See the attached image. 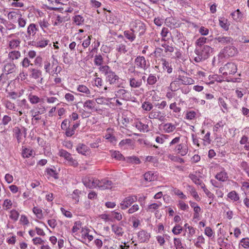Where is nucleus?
Segmentation results:
<instances>
[{"label":"nucleus","instance_id":"nucleus-15","mask_svg":"<svg viewBox=\"0 0 249 249\" xmlns=\"http://www.w3.org/2000/svg\"><path fill=\"white\" fill-rule=\"evenodd\" d=\"M129 85L132 88H138L142 84V81L141 79H136L134 77H130L129 78Z\"/></svg>","mask_w":249,"mask_h":249},{"label":"nucleus","instance_id":"nucleus-51","mask_svg":"<svg viewBox=\"0 0 249 249\" xmlns=\"http://www.w3.org/2000/svg\"><path fill=\"white\" fill-rule=\"evenodd\" d=\"M127 74L130 75L131 77L138 75L139 72L135 71V68L134 66H130L127 70Z\"/></svg>","mask_w":249,"mask_h":249},{"label":"nucleus","instance_id":"nucleus-18","mask_svg":"<svg viewBox=\"0 0 249 249\" xmlns=\"http://www.w3.org/2000/svg\"><path fill=\"white\" fill-rule=\"evenodd\" d=\"M95 105V102L93 100H88L84 103L83 107L87 110H93Z\"/></svg>","mask_w":249,"mask_h":249},{"label":"nucleus","instance_id":"nucleus-41","mask_svg":"<svg viewBox=\"0 0 249 249\" xmlns=\"http://www.w3.org/2000/svg\"><path fill=\"white\" fill-rule=\"evenodd\" d=\"M20 40L19 39H14L9 42V46L11 49H16L19 46Z\"/></svg>","mask_w":249,"mask_h":249},{"label":"nucleus","instance_id":"nucleus-54","mask_svg":"<svg viewBox=\"0 0 249 249\" xmlns=\"http://www.w3.org/2000/svg\"><path fill=\"white\" fill-rule=\"evenodd\" d=\"M228 196L230 199H231V200H233L234 201H237L239 199L238 195L234 191L230 192L228 194Z\"/></svg>","mask_w":249,"mask_h":249},{"label":"nucleus","instance_id":"nucleus-62","mask_svg":"<svg viewBox=\"0 0 249 249\" xmlns=\"http://www.w3.org/2000/svg\"><path fill=\"white\" fill-rule=\"evenodd\" d=\"M182 231V228L179 225H176L172 229V232L175 235L180 234Z\"/></svg>","mask_w":249,"mask_h":249},{"label":"nucleus","instance_id":"nucleus-19","mask_svg":"<svg viewBox=\"0 0 249 249\" xmlns=\"http://www.w3.org/2000/svg\"><path fill=\"white\" fill-rule=\"evenodd\" d=\"M104 59L103 56L101 54L95 55L94 59V64L96 66L99 67V71L100 69L104 67L105 65H103Z\"/></svg>","mask_w":249,"mask_h":249},{"label":"nucleus","instance_id":"nucleus-22","mask_svg":"<svg viewBox=\"0 0 249 249\" xmlns=\"http://www.w3.org/2000/svg\"><path fill=\"white\" fill-rule=\"evenodd\" d=\"M115 94L116 97L126 99L127 98H128L127 95H129V92L124 89H120L116 91Z\"/></svg>","mask_w":249,"mask_h":249},{"label":"nucleus","instance_id":"nucleus-30","mask_svg":"<svg viewBox=\"0 0 249 249\" xmlns=\"http://www.w3.org/2000/svg\"><path fill=\"white\" fill-rule=\"evenodd\" d=\"M189 177L196 184L201 186V188H204L205 184L203 183L202 181L198 178L196 175L193 174H190Z\"/></svg>","mask_w":249,"mask_h":249},{"label":"nucleus","instance_id":"nucleus-45","mask_svg":"<svg viewBox=\"0 0 249 249\" xmlns=\"http://www.w3.org/2000/svg\"><path fill=\"white\" fill-rule=\"evenodd\" d=\"M116 50L120 53H125L127 51L126 45L123 43H120L116 46Z\"/></svg>","mask_w":249,"mask_h":249},{"label":"nucleus","instance_id":"nucleus-36","mask_svg":"<svg viewBox=\"0 0 249 249\" xmlns=\"http://www.w3.org/2000/svg\"><path fill=\"white\" fill-rule=\"evenodd\" d=\"M174 245L176 249H184L185 245L181 242V239L179 238H174Z\"/></svg>","mask_w":249,"mask_h":249},{"label":"nucleus","instance_id":"nucleus-49","mask_svg":"<svg viewBox=\"0 0 249 249\" xmlns=\"http://www.w3.org/2000/svg\"><path fill=\"white\" fill-rule=\"evenodd\" d=\"M5 106L6 108L8 109L12 110L15 111H18V109L16 108L15 105L11 101H6L5 103Z\"/></svg>","mask_w":249,"mask_h":249},{"label":"nucleus","instance_id":"nucleus-52","mask_svg":"<svg viewBox=\"0 0 249 249\" xmlns=\"http://www.w3.org/2000/svg\"><path fill=\"white\" fill-rule=\"evenodd\" d=\"M33 213L36 215L39 219H41L43 217L42 210L36 207H34L33 209Z\"/></svg>","mask_w":249,"mask_h":249},{"label":"nucleus","instance_id":"nucleus-43","mask_svg":"<svg viewBox=\"0 0 249 249\" xmlns=\"http://www.w3.org/2000/svg\"><path fill=\"white\" fill-rule=\"evenodd\" d=\"M20 65L23 68L27 69L30 66H32L33 64L31 63V61L29 60L28 57H25L20 62Z\"/></svg>","mask_w":249,"mask_h":249},{"label":"nucleus","instance_id":"nucleus-7","mask_svg":"<svg viewBox=\"0 0 249 249\" xmlns=\"http://www.w3.org/2000/svg\"><path fill=\"white\" fill-rule=\"evenodd\" d=\"M138 198L136 196H129L125 197L120 203V208L125 210L130 206L133 203L137 201Z\"/></svg>","mask_w":249,"mask_h":249},{"label":"nucleus","instance_id":"nucleus-59","mask_svg":"<svg viewBox=\"0 0 249 249\" xmlns=\"http://www.w3.org/2000/svg\"><path fill=\"white\" fill-rule=\"evenodd\" d=\"M207 40V38L205 37H201L197 39L196 41V44L197 45V47L203 46V45L206 42Z\"/></svg>","mask_w":249,"mask_h":249},{"label":"nucleus","instance_id":"nucleus-35","mask_svg":"<svg viewBox=\"0 0 249 249\" xmlns=\"http://www.w3.org/2000/svg\"><path fill=\"white\" fill-rule=\"evenodd\" d=\"M17 19L18 28H23L25 27L27 23V19L22 17L21 14L19 15Z\"/></svg>","mask_w":249,"mask_h":249},{"label":"nucleus","instance_id":"nucleus-61","mask_svg":"<svg viewBox=\"0 0 249 249\" xmlns=\"http://www.w3.org/2000/svg\"><path fill=\"white\" fill-rule=\"evenodd\" d=\"M46 172L47 173V174L49 176L53 177L55 179H57L58 178L57 176V173H56L55 170H54L53 169L51 168H48L46 169Z\"/></svg>","mask_w":249,"mask_h":249},{"label":"nucleus","instance_id":"nucleus-9","mask_svg":"<svg viewBox=\"0 0 249 249\" xmlns=\"http://www.w3.org/2000/svg\"><path fill=\"white\" fill-rule=\"evenodd\" d=\"M52 58L53 59V61L52 62V63L50 62L49 60L46 59L43 63L44 70L45 72L48 73L51 72V71L53 68L54 66H55V65H57L58 64L57 59L53 55H52Z\"/></svg>","mask_w":249,"mask_h":249},{"label":"nucleus","instance_id":"nucleus-56","mask_svg":"<svg viewBox=\"0 0 249 249\" xmlns=\"http://www.w3.org/2000/svg\"><path fill=\"white\" fill-rule=\"evenodd\" d=\"M58 155L60 157L64 158L66 160L68 158H70L71 154L66 150L60 149L59 151Z\"/></svg>","mask_w":249,"mask_h":249},{"label":"nucleus","instance_id":"nucleus-38","mask_svg":"<svg viewBox=\"0 0 249 249\" xmlns=\"http://www.w3.org/2000/svg\"><path fill=\"white\" fill-rule=\"evenodd\" d=\"M124 160L127 162L134 163L136 164H138L141 163L140 159L136 156L126 157L125 159H124Z\"/></svg>","mask_w":249,"mask_h":249},{"label":"nucleus","instance_id":"nucleus-46","mask_svg":"<svg viewBox=\"0 0 249 249\" xmlns=\"http://www.w3.org/2000/svg\"><path fill=\"white\" fill-rule=\"evenodd\" d=\"M73 20L77 25H80L84 23V19L80 15H76L73 17Z\"/></svg>","mask_w":249,"mask_h":249},{"label":"nucleus","instance_id":"nucleus-8","mask_svg":"<svg viewBox=\"0 0 249 249\" xmlns=\"http://www.w3.org/2000/svg\"><path fill=\"white\" fill-rule=\"evenodd\" d=\"M82 182L87 187L93 188L97 187V182H99V180L90 177L86 176L82 178Z\"/></svg>","mask_w":249,"mask_h":249},{"label":"nucleus","instance_id":"nucleus-32","mask_svg":"<svg viewBox=\"0 0 249 249\" xmlns=\"http://www.w3.org/2000/svg\"><path fill=\"white\" fill-rule=\"evenodd\" d=\"M77 89L79 92L85 93L88 97L90 96V90L86 86L84 85H80L77 87Z\"/></svg>","mask_w":249,"mask_h":249},{"label":"nucleus","instance_id":"nucleus-44","mask_svg":"<svg viewBox=\"0 0 249 249\" xmlns=\"http://www.w3.org/2000/svg\"><path fill=\"white\" fill-rule=\"evenodd\" d=\"M38 23L41 28V29L45 32V29H47L49 26L50 24L45 19H40L38 20Z\"/></svg>","mask_w":249,"mask_h":249},{"label":"nucleus","instance_id":"nucleus-27","mask_svg":"<svg viewBox=\"0 0 249 249\" xmlns=\"http://www.w3.org/2000/svg\"><path fill=\"white\" fill-rule=\"evenodd\" d=\"M135 34H136L130 28V30L125 31L124 33V36L130 42L134 41L136 38Z\"/></svg>","mask_w":249,"mask_h":249},{"label":"nucleus","instance_id":"nucleus-48","mask_svg":"<svg viewBox=\"0 0 249 249\" xmlns=\"http://www.w3.org/2000/svg\"><path fill=\"white\" fill-rule=\"evenodd\" d=\"M239 246H241L245 249L249 248V238L246 237L242 238L240 242Z\"/></svg>","mask_w":249,"mask_h":249},{"label":"nucleus","instance_id":"nucleus-64","mask_svg":"<svg viewBox=\"0 0 249 249\" xmlns=\"http://www.w3.org/2000/svg\"><path fill=\"white\" fill-rule=\"evenodd\" d=\"M12 121V118L10 116L5 115L3 116L2 120H1V124L3 125H6L8 124L9 122H10Z\"/></svg>","mask_w":249,"mask_h":249},{"label":"nucleus","instance_id":"nucleus-20","mask_svg":"<svg viewBox=\"0 0 249 249\" xmlns=\"http://www.w3.org/2000/svg\"><path fill=\"white\" fill-rule=\"evenodd\" d=\"M158 67L161 66L164 70H167L168 73H170L172 72V69L169 66L168 62L166 61L164 59H159Z\"/></svg>","mask_w":249,"mask_h":249},{"label":"nucleus","instance_id":"nucleus-21","mask_svg":"<svg viewBox=\"0 0 249 249\" xmlns=\"http://www.w3.org/2000/svg\"><path fill=\"white\" fill-rule=\"evenodd\" d=\"M30 71L31 72L30 77L31 78L37 79L42 76V71L40 70L32 68L30 69Z\"/></svg>","mask_w":249,"mask_h":249},{"label":"nucleus","instance_id":"nucleus-29","mask_svg":"<svg viewBox=\"0 0 249 249\" xmlns=\"http://www.w3.org/2000/svg\"><path fill=\"white\" fill-rule=\"evenodd\" d=\"M227 100L228 98L226 97H219L218 99L219 105L224 109V110H222L223 112L228 111V107L226 103Z\"/></svg>","mask_w":249,"mask_h":249},{"label":"nucleus","instance_id":"nucleus-17","mask_svg":"<svg viewBox=\"0 0 249 249\" xmlns=\"http://www.w3.org/2000/svg\"><path fill=\"white\" fill-rule=\"evenodd\" d=\"M135 63L138 68L144 69L146 67V62L143 56H138L135 60Z\"/></svg>","mask_w":249,"mask_h":249},{"label":"nucleus","instance_id":"nucleus-25","mask_svg":"<svg viewBox=\"0 0 249 249\" xmlns=\"http://www.w3.org/2000/svg\"><path fill=\"white\" fill-rule=\"evenodd\" d=\"M149 234L144 231H141L138 233V237L141 242H146L149 237Z\"/></svg>","mask_w":249,"mask_h":249},{"label":"nucleus","instance_id":"nucleus-33","mask_svg":"<svg viewBox=\"0 0 249 249\" xmlns=\"http://www.w3.org/2000/svg\"><path fill=\"white\" fill-rule=\"evenodd\" d=\"M20 56L21 53L18 51H12L8 53V57L12 60H18Z\"/></svg>","mask_w":249,"mask_h":249},{"label":"nucleus","instance_id":"nucleus-60","mask_svg":"<svg viewBox=\"0 0 249 249\" xmlns=\"http://www.w3.org/2000/svg\"><path fill=\"white\" fill-rule=\"evenodd\" d=\"M81 194V192L76 189L74 190L73 194H72V198L74 199L76 203H77L79 201V194Z\"/></svg>","mask_w":249,"mask_h":249},{"label":"nucleus","instance_id":"nucleus-3","mask_svg":"<svg viewBox=\"0 0 249 249\" xmlns=\"http://www.w3.org/2000/svg\"><path fill=\"white\" fill-rule=\"evenodd\" d=\"M130 27L132 31L136 34H138L139 36L143 35L146 30L144 23L138 19L132 20L130 23Z\"/></svg>","mask_w":249,"mask_h":249},{"label":"nucleus","instance_id":"nucleus-16","mask_svg":"<svg viewBox=\"0 0 249 249\" xmlns=\"http://www.w3.org/2000/svg\"><path fill=\"white\" fill-rule=\"evenodd\" d=\"M76 149L78 153L83 155L88 154L89 151V147L83 143H79Z\"/></svg>","mask_w":249,"mask_h":249},{"label":"nucleus","instance_id":"nucleus-1","mask_svg":"<svg viewBox=\"0 0 249 249\" xmlns=\"http://www.w3.org/2000/svg\"><path fill=\"white\" fill-rule=\"evenodd\" d=\"M212 52V48L208 45L196 47L194 52L195 54V56H194V61L196 62H200L207 59Z\"/></svg>","mask_w":249,"mask_h":249},{"label":"nucleus","instance_id":"nucleus-28","mask_svg":"<svg viewBox=\"0 0 249 249\" xmlns=\"http://www.w3.org/2000/svg\"><path fill=\"white\" fill-rule=\"evenodd\" d=\"M215 177L217 180L222 182L226 181L228 178V174L225 170L217 173Z\"/></svg>","mask_w":249,"mask_h":249},{"label":"nucleus","instance_id":"nucleus-24","mask_svg":"<svg viewBox=\"0 0 249 249\" xmlns=\"http://www.w3.org/2000/svg\"><path fill=\"white\" fill-rule=\"evenodd\" d=\"M162 48H157V53H160L161 52H173L174 51V48L173 47L167 45L165 43L161 44Z\"/></svg>","mask_w":249,"mask_h":249},{"label":"nucleus","instance_id":"nucleus-55","mask_svg":"<svg viewBox=\"0 0 249 249\" xmlns=\"http://www.w3.org/2000/svg\"><path fill=\"white\" fill-rule=\"evenodd\" d=\"M32 154L33 150L28 148H24L22 152V156L24 158H29L32 155Z\"/></svg>","mask_w":249,"mask_h":249},{"label":"nucleus","instance_id":"nucleus-53","mask_svg":"<svg viewBox=\"0 0 249 249\" xmlns=\"http://www.w3.org/2000/svg\"><path fill=\"white\" fill-rule=\"evenodd\" d=\"M111 156L118 160H124L125 158H124L123 155L120 153L119 151H115L112 152Z\"/></svg>","mask_w":249,"mask_h":249},{"label":"nucleus","instance_id":"nucleus-47","mask_svg":"<svg viewBox=\"0 0 249 249\" xmlns=\"http://www.w3.org/2000/svg\"><path fill=\"white\" fill-rule=\"evenodd\" d=\"M66 160L67 161L69 165L73 166L74 167H76L78 165V161L76 160L73 158V157L71 156V155L70 158H68Z\"/></svg>","mask_w":249,"mask_h":249},{"label":"nucleus","instance_id":"nucleus-40","mask_svg":"<svg viewBox=\"0 0 249 249\" xmlns=\"http://www.w3.org/2000/svg\"><path fill=\"white\" fill-rule=\"evenodd\" d=\"M28 99L32 104H36L40 102L41 99L37 96L30 94L28 96Z\"/></svg>","mask_w":249,"mask_h":249},{"label":"nucleus","instance_id":"nucleus-39","mask_svg":"<svg viewBox=\"0 0 249 249\" xmlns=\"http://www.w3.org/2000/svg\"><path fill=\"white\" fill-rule=\"evenodd\" d=\"M136 127L140 131L144 132L148 131L147 129L148 125L144 124L141 121H137L135 123Z\"/></svg>","mask_w":249,"mask_h":249},{"label":"nucleus","instance_id":"nucleus-23","mask_svg":"<svg viewBox=\"0 0 249 249\" xmlns=\"http://www.w3.org/2000/svg\"><path fill=\"white\" fill-rule=\"evenodd\" d=\"M176 148L178 151V153L182 156L186 155L188 152V148L185 144L182 143L178 144L176 146Z\"/></svg>","mask_w":249,"mask_h":249},{"label":"nucleus","instance_id":"nucleus-37","mask_svg":"<svg viewBox=\"0 0 249 249\" xmlns=\"http://www.w3.org/2000/svg\"><path fill=\"white\" fill-rule=\"evenodd\" d=\"M231 15L233 19L236 21H240L243 18V15L239 9L235 10Z\"/></svg>","mask_w":249,"mask_h":249},{"label":"nucleus","instance_id":"nucleus-2","mask_svg":"<svg viewBox=\"0 0 249 249\" xmlns=\"http://www.w3.org/2000/svg\"><path fill=\"white\" fill-rule=\"evenodd\" d=\"M100 72L105 75L106 81L110 85L116 84L120 80L119 76L108 65H105L104 67H101Z\"/></svg>","mask_w":249,"mask_h":249},{"label":"nucleus","instance_id":"nucleus-14","mask_svg":"<svg viewBox=\"0 0 249 249\" xmlns=\"http://www.w3.org/2000/svg\"><path fill=\"white\" fill-rule=\"evenodd\" d=\"M38 31L37 26L35 23H30L27 29V34L29 37L34 36Z\"/></svg>","mask_w":249,"mask_h":249},{"label":"nucleus","instance_id":"nucleus-50","mask_svg":"<svg viewBox=\"0 0 249 249\" xmlns=\"http://www.w3.org/2000/svg\"><path fill=\"white\" fill-rule=\"evenodd\" d=\"M162 193L161 192H159L157 193V208L161 206L164 202L162 199Z\"/></svg>","mask_w":249,"mask_h":249},{"label":"nucleus","instance_id":"nucleus-12","mask_svg":"<svg viewBox=\"0 0 249 249\" xmlns=\"http://www.w3.org/2000/svg\"><path fill=\"white\" fill-rule=\"evenodd\" d=\"M16 71V67L13 62L6 63L3 70V71L7 74L15 72Z\"/></svg>","mask_w":249,"mask_h":249},{"label":"nucleus","instance_id":"nucleus-58","mask_svg":"<svg viewBox=\"0 0 249 249\" xmlns=\"http://www.w3.org/2000/svg\"><path fill=\"white\" fill-rule=\"evenodd\" d=\"M19 215V214L18 211L13 210L10 212V217L14 221H16L18 219Z\"/></svg>","mask_w":249,"mask_h":249},{"label":"nucleus","instance_id":"nucleus-6","mask_svg":"<svg viewBox=\"0 0 249 249\" xmlns=\"http://www.w3.org/2000/svg\"><path fill=\"white\" fill-rule=\"evenodd\" d=\"M14 136L16 138L19 143L25 138L27 135V129L24 127L20 128L19 127H15L13 129Z\"/></svg>","mask_w":249,"mask_h":249},{"label":"nucleus","instance_id":"nucleus-57","mask_svg":"<svg viewBox=\"0 0 249 249\" xmlns=\"http://www.w3.org/2000/svg\"><path fill=\"white\" fill-rule=\"evenodd\" d=\"M219 25L225 30L227 31L229 29V24L227 20L225 19H219Z\"/></svg>","mask_w":249,"mask_h":249},{"label":"nucleus","instance_id":"nucleus-26","mask_svg":"<svg viewBox=\"0 0 249 249\" xmlns=\"http://www.w3.org/2000/svg\"><path fill=\"white\" fill-rule=\"evenodd\" d=\"M160 129H163L165 132L169 133L172 132L175 129V126L171 124H159Z\"/></svg>","mask_w":249,"mask_h":249},{"label":"nucleus","instance_id":"nucleus-63","mask_svg":"<svg viewBox=\"0 0 249 249\" xmlns=\"http://www.w3.org/2000/svg\"><path fill=\"white\" fill-rule=\"evenodd\" d=\"M144 177L145 180L151 181L154 180L155 176L153 173L148 172L144 175Z\"/></svg>","mask_w":249,"mask_h":249},{"label":"nucleus","instance_id":"nucleus-4","mask_svg":"<svg viewBox=\"0 0 249 249\" xmlns=\"http://www.w3.org/2000/svg\"><path fill=\"white\" fill-rule=\"evenodd\" d=\"M237 71V67L234 63H228L219 69V71L224 75L234 74Z\"/></svg>","mask_w":249,"mask_h":249},{"label":"nucleus","instance_id":"nucleus-10","mask_svg":"<svg viewBox=\"0 0 249 249\" xmlns=\"http://www.w3.org/2000/svg\"><path fill=\"white\" fill-rule=\"evenodd\" d=\"M113 183L111 180L107 179H103L101 180H99L97 182V187L101 190L110 189L112 188Z\"/></svg>","mask_w":249,"mask_h":249},{"label":"nucleus","instance_id":"nucleus-42","mask_svg":"<svg viewBox=\"0 0 249 249\" xmlns=\"http://www.w3.org/2000/svg\"><path fill=\"white\" fill-rule=\"evenodd\" d=\"M21 14L20 12H15V11H11L8 13V18L9 20H14L15 19H17L19 16V15Z\"/></svg>","mask_w":249,"mask_h":249},{"label":"nucleus","instance_id":"nucleus-31","mask_svg":"<svg viewBox=\"0 0 249 249\" xmlns=\"http://www.w3.org/2000/svg\"><path fill=\"white\" fill-rule=\"evenodd\" d=\"M112 230L118 237L122 236L124 233L123 229L118 225H112Z\"/></svg>","mask_w":249,"mask_h":249},{"label":"nucleus","instance_id":"nucleus-34","mask_svg":"<svg viewBox=\"0 0 249 249\" xmlns=\"http://www.w3.org/2000/svg\"><path fill=\"white\" fill-rule=\"evenodd\" d=\"M17 104L20 109H29L30 108V106L25 99L21 100H18L17 101Z\"/></svg>","mask_w":249,"mask_h":249},{"label":"nucleus","instance_id":"nucleus-11","mask_svg":"<svg viewBox=\"0 0 249 249\" xmlns=\"http://www.w3.org/2000/svg\"><path fill=\"white\" fill-rule=\"evenodd\" d=\"M81 238L83 239L82 242L86 245L91 241L93 236L89 234V229H83L81 232Z\"/></svg>","mask_w":249,"mask_h":249},{"label":"nucleus","instance_id":"nucleus-5","mask_svg":"<svg viewBox=\"0 0 249 249\" xmlns=\"http://www.w3.org/2000/svg\"><path fill=\"white\" fill-rule=\"evenodd\" d=\"M50 42V40L42 36H38L36 40L29 43V45H32L36 48H44L46 47Z\"/></svg>","mask_w":249,"mask_h":249},{"label":"nucleus","instance_id":"nucleus-13","mask_svg":"<svg viewBox=\"0 0 249 249\" xmlns=\"http://www.w3.org/2000/svg\"><path fill=\"white\" fill-rule=\"evenodd\" d=\"M214 40L217 41L218 43L222 45L228 44L232 41L231 37L224 36L223 35L217 36L214 38Z\"/></svg>","mask_w":249,"mask_h":249}]
</instances>
